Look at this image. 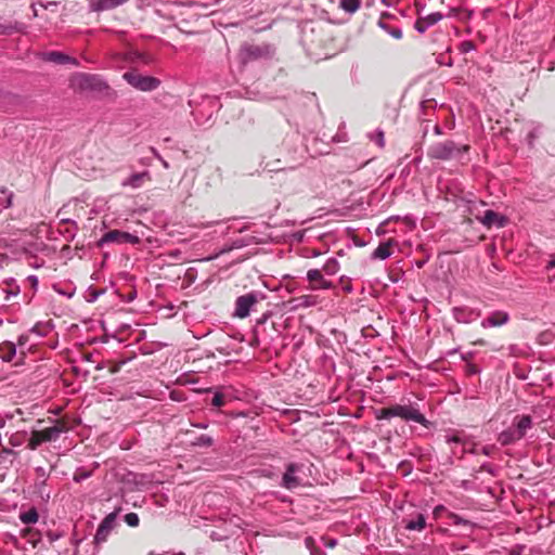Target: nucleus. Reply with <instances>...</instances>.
Returning a JSON list of instances; mask_svg holds the SVG:
<instances>
[{"mask_svg": "<svg viewBox=\"0 0 555 555\" xmlns=\"http://www.w3.org/2000/svg\"><path fill=\"white\" fill-rule=\"evenodd\" d=\"M16 354V346L11 341H3L0 344V358L10 362Z\"/></svg>", "mask_w": 555, "mask_h": 555, "instance_id": "21", "label": "nucleus"}, {"mask_svg": "<svg viewBox=\"0 0 555 555\" xmlns=\"http://www.w3.org/2000/svg\"><path fill=\"white\" fill-rule=\"evenodd\" d=\"M262 298L263 295L256 292L238 296L235 300L234 315L240 319L248 317L253 307Z\"/></svg>", "mask_w": 555, "mask_h": 555, "instance_id": "6", "label": "nucleus"}, {"mask_svg": "<svg viewBox=\"0 0 555 555\" xmlns=\"http://www.w3.org/2000/svg\"><path fill=\"white\" fill-rule=\"evenodd\" d=\"M39 4H40L42 8H44V9H49L50 7L56 5V4H57V2H56V1H50V2H48V3H46V4H44V3H42V2H40Z\"/></svg>", "mask_w": 555, "mask_h": 555, "instance_id": "43", "label": "nucleus"}, {"mask_svg": "<svg viewBox=\"0 0 555 555\" xmlns=\"http://www.w3.org/2000/svg\"><path fill=\"white\" fill-rule=\"evenodd\" d=\"M320 270H321V271H322L326 276H334V275H336V274L339 272V270H340V263H339V261H338L336 258L332 257V258H328V259L324 262V264H323L322 269H320Z\"/></svg>", "mask_w": 555, "mask_h": 555, "instance_id": "23", "label": "nucleus"}, {"mask_svg": "<svg viewBox=\"0 0 555 555\" xmlns=\"http://www.w3.org/2000/svg\"><path fill=\"white\" fill-rule=\"evenodd\" d=\"M302 469V464L289 463L286 466L285 473L283 474L281 486L285 489L292 490L300 486V479L297 477V473Z\"/></svg>", "mask_w": 555, "mask_h": 555, "instance_id": "10", "label": "nucleus"}, {"mask_svg": "<svg viewBox=\"0 0 555 555\" xmlns=\"http://www.w3.org/2000/svg\"><path fill=\"white\" fill-rule=\"evenodd\" d=\"M8 417L1 416L0 417V428H4L7 424Z\"/></svg>", "mask_w": 555, "mask_h": 555, "instance_id": "47", "label": "nucleus"}, {"mask_svg": "<svg viewBox=\"0 0 555 555\" xmlns=\"http://www.w3.org/2000/svg\"><path fill=\"white\" fill-rule=\"evenodd\" d=\"M532 420L529 415H522L517 424H516V433L517 435H521V438L525 437L527 429L531 428Z\"/></svg>", "mask_w": 555, "mask_h": 555, "instance_id": "25", "label": "nucleus"}, {"mask_svg": "<svg viewBox=\"0 0 555 555\" xmlns=\"http://www.w3.org/2000/svg\"><path fill=\"white\" fill-rule=\"evenodd\" d=\"M391 245H392V240L380 243L377 246V248L373 251L372 258L380 259V260H385V259L389 258L391 255V250H390Z\"/></svg>", "mask_w": 555, "mask_h": 555, "instance_id": "20", "label": "nucleus"}, {"mask_svg": "<svg viewBox=\"0 0 555 555\" xmlns=\"http://www.w3.org/2000/svg\"><path fill=\"white\" fill-rule=\"evenodd\" d=\"M275 54V47L268 42H262L259 44L245 42L241 46L237 57L242 65H247L248 63L261 61V60H271Z\"/></svg>", "mask_w": 555, "mask_h": 555, "instance_id": "3", "label": "nucleus"}, {"mask_svg": "<svg viewBox=\"0 0 555 555\" xmlns=\"http://www.w3.org/2000/svg\"><path fill=\"white\" fill-rule=\"evenodd\" d=\"M5 436H9V443L13 448L23 446L28 439V434L25 430H17L11 434L7 431Z\"/></svg>", "mask_w": 555, "mask_h": 555, "instance_id": "22", "label": "nucleus"}, {"mask_svg": "<svg viewBox=\"0 0 555 555\" xmlns=\"http://www.w3.org/2000/svg\"><path fill=\"white\" fill-rule=\"evenodd\" d=\"M475 49V44L472 41H464L461 43V51L467 53Z\"/></svg>", "mask_w": 555, "mask_h": 555, "instance_id": "37", "label": "nucleus"}, {"mask_svg": "<svg viewBox=\"0 0 555 555\" xmlns=\"http://www.w3.org/2000/svg\"><path fill=\"white\" fill-rule=\"evenodd\" d=\"M72 86L80 91L103 92L108 85L98 75L79 73L72 79Z\"/></svg>", "mask_w": 555, "mask_h": 555, "instance_id": "4", "label": "nucleus"}, {"mask_svg": "<svg viewBox=\"0 0 555 555\" xmlns=\"http://www.w3.org/2000/svg\"><path fill=\"white\" fill-rule=\"evenodd\" d=\"M417 13L421 15V11L424 10L425 5L420 7L416 4ZM443 18V15L440 12L430 13L426 16H418L415 21L414 28L420 33L424 34L429 27L436 25Z\"/></svg>", "mask_w": 555, "mask_h": 555, "instance_id": "9", "label": "nucleus"}, {"mask_svg": "<svg viewBox=\"0 0 555 555\" xmlns=\"http://www.w3.org/2000/svg\"><path fill=\"white\" fill-rule=\"evenodd\" d=\"M36 472L38 473V475H39L40 477H44V476H46V470H44V468H42V467H38V468H36Z\"/></svg>", "mask_w": 555, "mask_h": 555, "instance_id": "45", "label": "nucleus"}, {"mask_svg": "<svg viewBox=\"0 0 555 555\" xmlns=\"http://www.w3.org/2000/svg\"><path fill=\"white\" fill-rule=\"evenodd\" d=\"M31 9H33L34 17H37L38 12H37V9L35 8V4L31 5Z\"/></svg>", "mask_w": 555, "mask_h": 555, "instance_id": "52", "label": "nucleus"}, {"mask_svg": "<svg viewBox=\"0 0 555 555\" xmlns=\"http://www.w3.org/2000/svg\"><path fill=\"white\" fill-rule=\"evenodd\" d=\"M211 404L214 406H222L224 404V396L221 392H216L212 397Z\"/></svg>", "mask_w": 555, "mask_h": 555, "instance_id": "35", "label": "nucleus"}, {"mask_svg": "<svg viewBox=\"0 0 555 555\" xmlns=\"http://www.w3.org/2000/svg\"><path fill=\"white\" fill-rule=\"evenodd\" d=\"M462 440L459 436L456 435H453V436H448L447 437V442L448 443H460Z\"/></svg>", "mask_w": 555, "mask_h": 555, "instance_id": "39", "label": "nucleus"}, {"mask_svg": "<svg viewBox=\"0 0 555 555\" xmlns=\"http://www.w3.org/2000/svg\"><path fill=\"white\" fill-rule=\"evenodd\" d=\"M443 2H444V0H440V3H443Z\"/></svg>", "mask_w": 555, "mask_h": 555, "instance_id": "57", "label": "nucleus"}, {"mask_svg": "<svg viewBox=\"0 0 555 555\" xmlns=\"http://www.w3.org/2000/svg\"><path fill=\"white\" fill-rule=\"evenodd\" d=\"M122 78L134 89L140 91H153L160 85V80L153 76L141 75L137 70H129L124 73Z\"/></svg>", "mask_w": 555, "mask_h": 555, "instance_id": "5", "label": "nucleus"}, {"mask_svg": "<svg viewBox=\"0 0 555 555\" xmlns=\"http://www.w3.org/2000/svg\"><path fill=\"white\" fill-rule=\"evenodd\" d=\"M453 317L457 322L469 323L475 318L479 317V312H475L473 309L467 307H455L452 310Z\"/></svg>", "mask_w": 555, "mask_h": 555, "instance_id": "13", "label": "nucleus"}, {"mask_svg": "<svg viewBox=\"0 0 555 555\" xmlns=\"http://www.w3.org/2000/svg\"><path fill=\"white\" fill-rule=\"evenodd\" d=\"M375 417L379 421L400 417L404 422H414L426 428H430L433 426V423L420 411L417 404L413 403L391 404L389 406L382 408L375 412Z\"/></svg>", "mask_w": 555, "mask_h": 555, "instance_id": "1", "label": "nucleus"}, {"mask_svg": "<svg viewBox=\"0 0 555 555\" xmlns=\"http://www.w3.org/2000/svg\"><path fill=\"white\" fill-rule=\"evenodd\" d=\"M547 267H548V268H553V267H555V259H554V260H551V261L548 262V266H547Z\"/></svg>", "mask_w": 555, "mask_h": 555, "instance_id": "53", "label": "nucleus"}, {"mask_svg": "<svg viewBox=\"0 0 555 555\" xmlns=\"http://www.w3.org/2000/svg\"><path fill=\"white\" fill-rule=\"evenodd\" d=\"M306 279L308 281V289L328 291L335 288L333 281L328 280L320 269H310L307 271Z\"/></svg>", "mask_w": 555, "mask_h": 555, "instance_id": "7", "label": "nucleus"}, {"mask_svg": "<svg viewBox=\"0 0 555 555\" xmlns=\"http://www.w3.org/2000/svg\"><path fill=\"white\" fill-rule=\"evenodd\" d=\"M434 132H435L436 134H441V133H442L441 128H440L439 126H435V128H434Z\"/></svg>", "mask_w": 555, "mask_h": 555, "instance_id": "49", "label": "nucleus"}, {"mask_svg": "<svg viewBox=\"0 0 555 555\" xmlns=\"http://www.w3.org/2000/svg\"><path fill=\"white\" fill-rule=\"evenodd\" d=\"M459 12L460 9L452 8L450 9L448 16H457Z\"/></svg>", "mask_w": 555, "mask_h": 555, "instance_id": "44", "label": "nucleus"}, {"mask_svg": "<svg viewBox=\"0 0 555 555\" xmlns=\"http://www.w3.org/2000/svg\"><path fill=\"white\" fill-rule=\"evenodd\" d=\"M39 515L35 507L29 508L26 512L20 514V519L25 525L36 524L38 521Z\"/></svg>", "mask_w": 555, "mask_h": 555, "instance_id": "26", "label": "nucleus"}, {"mask_svg": "<svg viewBox=\"0 0 555 555\" xmlns=\"http://www.w3.org/2000/svg\"><path fill=\"white\" fill-rule=\"evenodd\" d=\"M2 453L14 454V451L12 449H10V448L3 447L2 448Z\"/></svg>", "mask_w": 555, "mask_h": 555, "instance_id": "48", "label": "nucleus"}, {"mask_svg": "<svg viewBox=\"0 0 555 555\" xmlns=\"http://www.w3.org/2000/svg\"><path fill=\"white\" fill-rule=\"evenodd\" d=\"M509 314L506 311L496 310L491 312L487 318L481 321L483 328L502 326L508 323Z\"/></svg>", "mask_w": 555, "mask_h": 555, "instance_id": "11", "label": "nucleus"}, {"mask_svg": "<svg viewBox=\"0 0 555 555\" xmlns=\"http://www.w3.org/2000/svg\"><path fill=\"white\" fill-rule=\"evenodd\" d=\"M444 506L443 505H437L435 508H434V516L436 518H438L440 516V514L444 511Z\"/></svg>", "mask_w": 555, "mask_h": 555, "instance_id": "42", "label": "nucleus"}, {"mask_svg": "<svg viewBox=\"0 0 555 555\" xmlns=\"http://www.w3.org/2000/svg\"><path fill=\"white\" fill-rule=\"evenodd\" d=\"M66 431V426L60 423L41 430V437L44 442L56 441L61 434Z\"/></svg>", "mask_w": 555, "mask_h": 555, "instance_id": "14", "label": "nucleus"}, {"mask_svg": "<svg viewBox=\"0 0 555 555\" xmlns=\"http://www.w3.org/2000/svg\"><path fill=\"white\" fill-rule=\"evenodd\" d=\"M320 255H321V253H320L318 249H313V250L311 251V256H312V257H319Z\"/></svg>", "mask_w": 555, "mask_h": 555, "instance_id": "50", "label": "nucleus"}, {"mask_svg": "<svg viewBox=\"0 0 555 555\" xmlns=\"http://www.w3.org/2000/svg\"><path fill=\"white\" fill-rule=\"evenodd\" d=\"M1 416H2V415L0 414V417H1Z\"/></svg>", "mask_w": 555, "mask_h": 555, "instance_id": "58", "label": "nucleus"}, {"mask_svg": "<svg viewBox=\"0 0 555 555\" xmlns=\"http://www.w3.org/2000/svg\"><path fill=\"white\" fill-rule=\"evenodd\" d=\"M145 179L151 180L150 172L146 170L131 175L129 178L121 182V185L125 188L129 186L132 189H139Z\"/></svg>", "mask_w": 555, "mask_h": 555, "instance_id": "16", "label": "nucleus"}, {"mask_svg": "<svg viewBox=\"0 0 555 555\" xmlns=\"http://www.w3.org/2000/svg\"><path fill=\"white\" fill-rule=\"evenodd\" d=\"M449 519L452 521V524L454 525H468L469 521L466 520V519H463L461 516L454 514V513H450L449 514Z\"/></svg>", "mask_w": 555, "mask_h": 555, "instance_id": "34", "label": "nucleus"}, {"mask_svg": "<svg viewBox=\"0 0 555 555\" xmlns=\"http://www.w3.org/2000/svg\"><path fill=\"white\" fill-rule=\"evenodd\" d=\"M311 555H325V553L322 550H311Z\"/></svg>", "mask_w": 555, "mask_h": 555, "instance_id": "46", "label": "nucleus"}, {"mask_svg": "<svg viewBox=\"0 0 555 555\" xmlns=\"http://www.w3.org/2000/svg\"><path fill=\"white\" fill-rule=\"evenodd\" d=\"M361 5L360 0H340V8L347 13H354Z\"/></svg>", "mask_w": 555, "mask_h": 555, "instance_id": "28", "label": "nucleus"}, {"mask_svg": "<svg viewBox=\"0 0 555 555\" xmlns=\"http://www.w3.org/2000/svg\"><path fill=\"white\" fill-rule=\"evenodd\" d=\"M42 60L47 61V62L57 63V64H67V63L77 64L75 59H72L70 56H68L62 52H57V51H51V52L43 53Z\"/></svg>", "mask_w": 555, "mask_h": 555, "instance_id": "19", "label": "nucleus"}, {"mask_svg": "<svg viewBox=\"0 0 555 555\" xmlns=\"http://www.w3.org/2000/svg\"><path fill=\"white\" fill-rule=\"evenodd\" d=\"M371 139L374 140L379 147H384V145H385L384 131L377 130L374 133V135H371Z\"/></svg>", "mask_w": 555, "mask_h": 555, "instance_id": "33", "label": "nucleus"}, {"mask_svg": "<svg viewBox=\"0 0 555 555\" xmlns=\"http://www.w3.org/2000/svg\"><path fill=\"white\" fill-rule=\"evenodd\" d=\"M139 242L140 238L137 235L120 230H111L106 232L100 241L101 244L117 243L131 245L138 244Z\"/></svg>", "mask_w": 555, "mask_h": 555, "instance_id": "8", "label": "nucleus"}, {"mask_svg": "<svg viewBox=\"0 0 555 555\" xmlns=\"http://www.w3.org/2000/svg\"><path fill=\"white\" fill-rule=\"evenodd\" d=\"M403 524L404 529L409 531H422L427 526L426 517L422 513H417L415 517L411 519H404Z\"/></svg>", "mask_w": 555, "mask_h": 555, "instance_id": "15", "label": "nucleus"}, {"mask_svg": "<svg viewBox=\"0 0 555 555\" xmlns=\"http://www.w3.org/2000/svg\"><path fill=\"white\" fill-rule=\"evenodd\" d=\"M147 555H165V554H156L154 552H150Z\"/></svg>", "mask_w": 555, "mask_h": 555, "instance_id": "55", "label": "nucleus"}, {"mask_svg": "<svg viewBox=\"0 0 555 555\" xmlns=\"http://www.w3.org/2000/svg\"><path fill=\"white\" fill-rule=\"evenodd\" d=\"M554 326H555V323H554Z\"/></svg>", "mask_w": 555, "mask_h": 555, "instance_id": "59", "label": "nucleus"}, {"mask_svg": "<svg viewBox=\"0 0 555 555\" xmlns=\"http://www.w3.org/2000/svg\"><path fill=\"white\" fill-rule=\"evenodd\" d=\"M191 425L195 428H199V429H206L208 428V423L207 422H203V423H194L192 422Z\"/></svg>", "mask_w": 555, "mask_h": 555, "instance_id": "41", "label": "nucleus"}, {"mask_svg": "<svg viewBox=\"0 0 555 555\" xmlns=\"http://www.w3.org/2000/svg\"><path fill=\"white\" fill-rule=\"evenodd\" d=\"M468 144H457L452 140L436 142L428 147L427 156L437 160L459 159L465 153H468Z\"/></svg>", "mask_w": 555, "mask_h": 555, "instance_id": "2", "label": "nucleus"}, {"mask_svg": "<svg viewBox=\"0 0 555 555\" xmlns=\"http://www.w3.org/2000/svg\"><path fill=\"white\" fill-rule=\"evenodd\" d=\"M20 293V286L18 285H12L10 289L7 291V297L5 299L9 300L11 296H16Z\"/></svg>", "mask_w": 555, "mask_h": 555, "instance_id": "38", "label": "nucleus"}, {"mask_svg": "<svg viewBox=\"0 0 555 555\" xmlns=\"http://www.w3.org/2000/svg\"><path fill=\"white\" fill-rule=\"evenodd\" d=\"M193 447L209 448L214 444V439L207 435H201L191 442Z\"/></svg>", "mask_w": 555, "mask_h": 555, "instance_id": "30", "label": "nucleus"}, {"mask_svg": "<svg viewBox=\"0 0 555 555\" xmlns=\"http://www.w3.org/2000/svg\"><path fill=\"white\" fill-rule=\"evenodd\" d=\"M27 281L30 283L33 288H36L38 285V278L36 275H29Z\"/></svg>", "mask_w": 555, "mask_h": 555, "instance_id": "40", "label": "nucleus"}, {"mask_svg": "<svg viewBox=\"0 0 555 555\" xmlns=\"http://www.w3.org/2000/svg\"><path fill=\"white\" fill-rule=\"evenodd\" d=\"M392 15L390 13H382L378 22H377V25L384 29L385 31H387L391 37H393L395 39H401L402 38V30L399 28V27H391L389 26L387 23H386V18H391Z\"/></svg>", "mask_w": 555, "mask_h": 555, "instance_id": "17", "label": "nucleus"}, {"mask_svg": "<svg viewBox=\"0 0 555 555\" xmlns=\"http://www.w3.org/2000/svg\"><path fill=\"white\" fill-rule=\"evenodd\" d=\"M335 544H336V541H335V540H332V541L328 543V545H330V546H332V547H333V546H335Z\"/></svg>", "mask_w": 555, "mask_h": 555, "instance_id": "54", "label": "nucleus"}, {"mask_svg": "<svg viewBox=\"0 0 555 555\" xmlns=\"http://www.w3.org/2000/svg\"><path fill=\"white\" fill-rule=\"evenodd\" d=\"M115 520V514L112 513V514H108L104 520L102 521V524L100 525L98 531H96V538L99 539L100 538V534L101 532H107L112 529L113 527V522Z\"/></svg>", "mask_w": 555, "mask_h": 555, "instance_id": "29", "label": "nucleus"}, {"mask_svg": "<svg viewBox=\"0 0 555 555\" xmlns=\"http://www.w3.org/2000/svg\"><path fill=\"white\" fill-rule=\"evenodd\" d=\"M16 29V26L0 24V35H11Z\"/></svg>", "mask_w": 555, "mask_h": 555, "instance_id": "36", "label": "nucleus"}, {"mask_svg": "<svg viewBox=\"0 0 555 555\" xmlns=\"http://www.w3.org/2000/svg\"><path fill=\"white\" fill-rule=\"evenodd\" d=\"M479 221L487 228H491L492 225H496L498 228H502L506 223L505 217L499 215L493 210H486L483 217L478 218Z\"/></svg>", "mask_w": 555, "mask_h": 555, "instance_id": "12", "label": "nucleus"}, {"mask_svg": "<svg viewBox=\"0 0 555 555\" xmlns=\"http://www.w3.org/2000/svg\"><path fill=\"white\" fill-rule=\"evenodd\" d=\"M520 439H521V435H517L515 429L509 428L507 430L502 431L499 435L498 441L502 446H508V444H511L517 440H520Z\"/></svg>", "mask_w": 555, "mask_h": 555, "instance_id": "24", "label": "nucleus"}, {"mask_svg": "<svg viewBox=\"0 0 555 555\" xmlns=\"http://www.w3.org/2000/svg\"><path fill=\"white\" fill-rule=\"evenodd\" d=\"M344 291L347 292V293H351L352 292V286L350 284L344 286Z\"/></svg>", "mask_w": 555, "mask_h": 555, "instance_id": "51", "label": "nucleus"}, {"mask_svg": "<svg viewBox=\"0 0 555 555\" xmlns=\"http://www.w3.org/2000/svg\"><path fill=\"white\" fill-rule=\"evenodd\" d=\"M311 541H312V540H311V538H308V539L306 540L307 545H309V543H310Z\"/></svg>", "mask_w": 555, "mask_h": 555, "instance_id": "56", "label": "nucleus"}, {"mask_svg": "<svg viewBox=\"0 0 555 555\" xmlns=\"http://www.w3.org/2000/svg\"><path fill=\"white\" fill-rule=\"evenodd\" d=\"M28 444L27 448L30 450H36L41 443L44 442L41 437V430H33L30 437L27 439Z\"/></svg>", "mask_w": 555, "mask_h": 555, "instance_id": "27", "label": "nucleus"}, {"mask_svg": "<svg viewBox=\"0 0 555 555\" xmlns=\"http://www.w3.org/2000/svg\"><path fill=\"white\" fill-rule=\"evenodd\" d=\"M289 304L294 309L298 308H309L313 307L318 304V299L313 295H301L298 297H294L289 300Z\"/></svg>", "mask_w": 555, "mask_h": 555, "instance_id": "18", "label": "nucleus"}, {"mask_svg": "<svg viewBox=\"0 0 555 555\" xmlns=\"http://www.w3.org/2000/svg\"><path fill=\"white\" fill-rule=\"evenodd\" d=\"M90 477V472L83 469V468H78L75 474H74V477L73 479L76 481V482H80L87 478Z\"/></svg>", "mask_w": 555, "mask_h": 555, "instance_id": "32", "label": "nucleus"}, {"mask_svg": "<svg viewBox=\"0 0 555 555\" xmlns=\"http://www.w3.org/2000/svg\"><path fill=\"white\" fill-rule=\"evenodd\" d=\"M125 522L130 527H138L140 519L137 513H128L124 517Z\"/></svg>", "mask_w": 555, "mask_h": 555, "instance_id": "31", "label": "nucleus"}]
</instances>
